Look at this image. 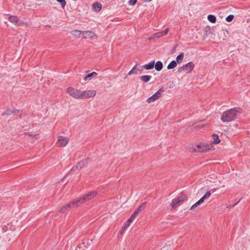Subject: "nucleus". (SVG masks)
I'll use <instances>...</instances> for the list:
<instances>
[{
  "label": "nucleus",
  "instance_id": "nucleus-8",
  "mask_svg": "<svg viewBox=\"0 0 250 250\" xmlns=\"http://www.w3.org/2000/svg\"><path fill=\"white\" fill-rule=\"evenodd\" d=\"M79 206L77 204V201L76 199L73 201L70 202L68 204L63 206L60 210V212L61 213H64L68 208H73L74 207Z\"/></svg>",
  "mask_w": 250,
  "mask_h": 250
},
{
  "label": "nucleus",
  "instance_id": "nucleus-26",
  "mask_svg": "<svg viewBox=\"0 0 250 250\" xmlns=\"http://www.w3.org/2000/svg\"><path fill=\"white\" fill-rule=\"evenodd\" d=\"M179 203H180V202L178 198L174 199L171 204L172 208H175V207H176Z\"/></svg>",
  "mask_w": 250,
  "mask_h": 250
},
{
  "label": "nucleus",
  "instance_id": "nucleus-28",
  "mask_svg": "<svg viewBox=\"0 0 250 250\" xmlns=\"http://www.w3.org/2000/svg\"><path fill=\"white\" fill-rule=\"evenodd\" d=\"M234 16L233 15H229L226 18V20L228 22H231L234 19Z\"/></svg>",
  "mask_w": 250,
  "mask_h": 250
},
{
  "label": "nucleus",
  "instance_id": "nucleus-39",
  "mask_svg": "<svg viewBox=\"0 0 250 250\" xmlns=\"http://www.w3.org/2000/svg\"><path fill=\"white\" fill-rule=\"evenodd\" d=\"M202 203H203L202 202H201L200 200H199L197 202H196L195 204V205H197V206H198Z\"/></svg>",
  "mask_w": 250,
  "mask_h": 250
},
{
  "label": "nucleus",
  "instance_id": "nucleus-18",
  "mask_svg": "<svg viewBox=\"0 0 250 250\" xmlns=\"http://www.w3.org/2000/svg\"><path fill=\"white\" fill-rule=\"evenodd\" d=\"M70 33L72 35L76 38L80 37L82 34H83V31H81L79 30H72L70 32Z\"/></svg>",
  "mask_w": 250,
  "mask_h": 250
},
{
  "label": "nucleus",
  "instance_id": "nucleus-44",
  "mask_svg": "<svg viewBox=\"0 0 250 250\" xmlns=\"http://www.w3.org/2000/svg\"><path fill=\"white\" fill-rule=\"evenodd\" d=\"M151 39H152V38H149V40H151Z\"/></svg>",
  "mask_w": 250,
  "mask_h": 250
},
{
  "label": "nucleus",
  "instance_id": "nucleus-13",
  "mask_svg": "<svg viewBox=\"0 0 250 250\" xmlns=\"http://www.w3.org/2000/svg\"><path fill=\"white\" fill-rule=\"evenodd\" d=\"M134 219L133 218H132L130 216V218L127 220L124 226L122 228L121 230H120V233L121 235L123 234L124 231L125 230V229L129 226L130 224L132 222V221Z\"/></svg>",
  "mask_w": 250,
  "mask_h": 250
},
{
  "label": "nucleus",
  "instance_id": "nucleus-9",
  "mask_svg": "<svg viewBox=\"0 0 250 250\" xmlns=\"http://www.w3.org/2000/svg\"><path fill=\"white\" fill-rule=\"evenodd\" d=\"M142 71H143V67H142V66H139V64H136L132 68V69L130 71H129L128 75H131L132 74H136V75L140 74L142 73Z\"/></svg>",
  "mask_w": 250,
  "mask_h": 250
},
{
  "label": "nucleus",
  "instance_id": "nucleus-4",
  "mask_svg": "<svg viewBox=\"0 0 250 250\" xmlns=\"http://www.w3.org/2000/svg\"><path fill=\"white\" fill-rule=\"evenodd\" d=\"M194 67V64L192 62H190L179 67L177 70V72L179 73H181L185 71H187L188 73H190L191 72Z\"/></svg>",
  "mask_w": 250,
  "mask_h": 250
},
{
  "label": "nucleus",
  "instance_id": "nucleus-36",
  "mask_svg": "<svg viewBox=\"0 0 250 250\" xmlns=\"http://www.w3.org/2000/svg\"><path fill=\"white\" fill-rule=\"evenodd\" d=\"M168 31H169V29L167 28L164 31H162L164 36L167 35L168 33Z\"/></svg>",
  "mask_w": 250,
  "mask_h": 250
},
{
  "label": "nucleus",
  "instance_id": "nucleus-3",
  "mask_svg": "<svg viewBox=\"0 0 250 250\" xmlns=\"http://www.w3.org/2000/svg\"><path fill=\"white\" fill-rule=\"evenodd\" d=\"M97 194V192L95 191H91L88 193L86 195H83L81 197H79L76 199V200L77 201V204L78 206L81 205V204L85 203V202L88 201L89 200H91L94 197H95Z\"/></svg>",
  "mask_w": 250,
  "mask_h": 250
},
{
  "label": "nucleus",
  "instance_id": "nucleus-27",
  "mask_svg": "<svg viewBox=\"0 0 250 250\" xmlns=\"http://www.w3.org/2000/svg\"><path fill=\"white\" fill-rule=\"evenodd\" d=\"M187 199L186 196L185 194L181 195L178 198V199L179 200L180 202H183Z\"/></svg>",
  "mask_w": 250,
  "mask_h": 250
},
{
  "label": "nucleus",
  "instance_id": "nucleus-11",
  "mask_svg": "<svg viewBox=\"0 0 250 250\" xmlns=\"http://www.w3.org/2000/svg\"><path fill=\"white\" fill-rule=\"evenodd\" d=\"M146 203L142 204L140 205L138 208L134 212V213L131 215V217L132 218L135 219L136 218L137 214L140 212L142 211L145 208Z\"/></svg>",
  "mask_w": 250,
  "mask_h": 250
},
{
  "label": "nucleus",
  "instance_id": "nucleus-42",
  "mask_svg": "<svg viewBox=\"0 0 250 250\" xmlns=\"http://www.w3.org/2000/svg\"><path fill=\"white\" fill-rule=\"evenodd\" d=\"M142 0L143 1H145V2H150L152 0Z\"/></svg>",
  "mask_w": 250,
  "mask_h": 250
},
{
  "label": "nucleus",
  "instance_id": "nucleus-16",
  "mask_svg": "<svg viewBox=\"0 0 250 250\" xmlns=\"http://www.w3.org/2000/svg\"><path fill=\"white\" fill-rule=\"evenodd\" d=\"M92 8L95 12H98L102 8V4L99 2H95L92 4Z\"/></svg>",
  "mask_w": 250,
  "mask_h": 250
},
{
  "label": "nucleus",
  "instance_id": "nucleus-7",
  "mask_svg": "<svg viewBox=\"0 0 250 250\" xmlns=\"http://www.w3.org/2000/svg\"><path fill=\"white\" fill-rule=\"evenodd\" d=\"M69 141V138L63 136H59L58 138L56 145L59 147H64L68 143Z\"/></svg>",
  "mask_w": 250,
  "mask_h": 250
},
{
  "label": "nucleus",
  "instance_id": "nucleus-15",
  "mask_svg": "<svg viewBox=\"0 0 250 250\" xmlns=\"http://www.w3.org/2000/svg\"><path fill=\"white\" fill-rule=\"evenodd\" d=\"M154 64L155 61L153 60L150 61L148 63L142 66V67H143V69L145 68L146 70H151L154 68Z\"/></svg>",
  "mask_w": 250,
  "mask_h": 250
},
{
  "label": "nucleus",
  "instance_id": "nucleus-20",
  "mask_svg": "<svg viewBox=\"0 0 250 250\" xmlns=\"http://www.w3.org/2000/svg\"><path fill=\"white\" fill-rule=\"evenodd\" d=\"M184 57V53H181L179 55H178L176 58V61H175L177 62V64L181 63L183 60Z\"/></svg>",
  "mask_w": 250,
  "mask_h": 250
},
{
  "label": "nucleus",
  "instance_id": "nucleus-29",
  "mask_svg": "<svg viewBox=\"0 0 250 250\" xmlns=\"http://www.w3.org/2000/svg\"><path fill=\"white\" fill-rule=\"evenodd\" d=\"M58 2H59L62 8H64L66 5V1L65 0H56Z\"/></svg>",
  "mask_w": 250,
  "mask_h": 250
},
{
  "label": "nucleus",
  "instance_id": "nucleus-23",
  "mask_svg": "<svg viewBox=\"0 0 250 250\" xmlns=\"http://www.w3.org/2000/svg\"><path fill=\"white\" fill-rule=\"evenodd\" d=\"M212 139L213 140V143L217 144L220 143V140L219 139L218 136L217 134H214L212 135Z\"/></svg>",
  "mask_w": 250,
  "mask_h": 250
},
{
  "label": "nucleus",
  "instance_id": "nucleus-22",
  "mask_svg": "<svg viewBox=\"0 0 250 250\" xmlns=\"http://www.w3.org/2000/svg\"><path fill=\"white\" fill-rule=\"evenodd\" d=\"M177 66V62L175 61H172L167 66V69L168 70L172 69L176 67Z\"/></svg>",
  "mask_w": 250,
  "mask_h": 250
},
{
  "label": "nucleus",
  "instance_id": "nucleus-2",
  "mask_svg": "<svg viewBox=\"0 0 250 250\" xmlns=\"http://www.w3.org/2000/svg\"><path fill=\"white\" fill-rule=\"evenodd\" d=\"M213 147V146L210 144L200 143L194 146L193 150L198 152H203L212 149Z\"/></svg>",
  "mask_w": 250,
  "mask_h": 250
},
{
  "label": "nucleus",
  "instance_id": "nucleus-19",
  "mask_svg": "<svg viewBox=\"0 0 250 250\" xmlns=\"http://www.w3.org/2000/svg\"><path fill=\"white\" fill-rule=\"evenodd\" d=\"M163 67V63L161 61H158L156 63H155L154 67L156 70L158 71H161Z\"/></svg>",
  "mask_w": 250,
  "mask_h": 250
},
{
  "label": "nucleus",
  "instance_id": "nucleus-6",
  "mask_svg": "<svg viewBox=\"0 0 250 250\" xmlns=\"http://www.w3.org/2000/svg\"><path fill=\"white\" fill-rule=\"evenodd\" d=\"M96 94L95 90L81 91V99H84L94 97Z\"/></svg>",
  "mask_w": 250,
  "mask_h": 250
},
{
  "label": "nucleus",
  "instance_id": "nucleus-12",
  "mask_svg": "<svg viewBox=\"0 0 250 250\" xmlns=\"http://www.w3.org/2000/svg\"><path fill=\"white\" fill-rule=\"evenodd\" d=\"M83 37L84 39L87 38H94V37H96L95 33L90 31H83Z\"/></svg>",
  "mask_w": 250,
  "mask_h": 250
},
{
  "label": "nucleus",
  "instance_id": "nucleus-41",
  "mask_svg": "<svg viewBox=\"0 0 250 250\" xmlns=\"http://www.w3.org/2000/svg\"><path fill=\"white\" fill-rule=\"evenodd\" d=\"M88 79H89V78H87V75L86 76H85V77L84 78L83 80H84V81H87Z\"/></svg>",
  "mask_w": 250,
  "mask_h": 250
},
{
  "label": "nucleus",
  "instance_id": "nucleus-17",
  "mask_svg": "<svg viewBox=\"0 0 250 250\" xmlns=\"http://www.w3.org/2000/svg\"><path fill=\"white\" fill-rule=\"evenodd\" d=\"M163 91H164L163 88H160L155 94H154L152 95L153 97L154 98V99L156 101L160 98L161 94Z\"/></svg>",
  "mask_w": 250,
  "mask_h": 250
},
{
  "label": "nucleus",
  "instance_id": "nucleus-35",
  "mask_svg": "<svg viewBox=\"0 0 250 250\" xmlns=\"http://www.w3.org/2000/svg\"><path fill=\"white\" fill-rule=\"evenodd\" d=\"M211 195V192L210 191H208L205 194V197L207 199Z\"/></svg>",
  "mask_w": 250,
  "mask_h": 250
},
{
  "label": "nucleus",
  "instance_id": "nucleus-21",
  "mask_svg": "<svg viewBox=\"0 0 250 250\" xmlns=\"http://www.w3.org/2000/svg\"><path fill=\"white\" fill-rule=\"evenodd\" d=\"M151 78V76L149 75H144L140 77V79L144 83L148 82Z\"/></svg>",
  "mask_w": 250,
  "mask_h": 250
},
{
  "label": "nucleus",
  "instance_id": "nucleus-33",
  "mask_svg": "<svg viewBox=\"0 0 250 250\" xmlns=\"http://www.w3.org/2000/svg\"><path fill=\"white\" fill-rule=\"evenodd\" d=\"M97 73L95 72H93L87 75V78H91L92 76H96Z\"/></svg>",
  "mask_w": 250,
  "mask_h": 250
},
{
  "label": "nucleus",
  "instance_id": "nucleus-43",
  "mask_svg": "<svg viewBox=\"0 0 250 250\" xmlns=\"http://www.w3.org/2000/svg\"><path fill=\"white\" fill-rule=\"evenodd\" d=\"M241 199H240L239 201H238V202L235 204L234 205H233V207H234L235 205H236L238 203H239Z\"/></svg>",
  "mask_w": 250,
  "mask_h": 250
},
{
  "label": "nucleus",
  "instance_id": "nucleus-1",
  "mask_svg": "<svg viewBox=\"0 0 250 250\" xmlns=\"http://www.w3.org/2000/svg\"><path fill=\"white\" fill-rule=\"evenodd\" d=\"M242 112L240 107H234L223 112L221 120L223 122H230L234 121L238 115Z\"/></svg>",
  "mask_w": 250,
  "mask_h": 250
},
{
  "label": "nucleus",
  "instance_id": "nucleus-38",
  "mask_svg": "<svg viewBox=\"0 0 250 250\" xmlns=\"http://www.w3.org/2000/svg\"><path fill=\"white\" fill-rule=\"evenodd\" d=\"M207 198L205 197V196L204 195L203 197H202L201 198V199H200V201L202 202V203H203L205 201V199H206Z\"/></svg>",
  "mask_w": 250,
  "mask_h": 250
},
{
  "label": "nucleus",
  "instance_id": "nucleus-14",
  "mask_svg": "<svg viewBox=\"0 0 250 250\" xmlns=\"http://www.w3.org/2000/svg\"><path fill=\"white\" fill-rule=\"evenodd\" d=\"M9 21L12 23L19 25L20 24L19 20L16 16H11L8 18Z\"/></svg>",
  "mask_w": 250,
  "mask_h": 250
},
{
  "label": "nucleus",
  "instance_id": "nucleus-37",
  "mask_svg": "<svg viewBox=\"0 0 250 250\" xmlns=\"http://www.w3.org/2000/svg\"><path fill=\"white\" fill-rule=\"evenodd\" d=\"M197 206L196 205H195V204H193L191 207V208H190V209L191 210H194V209L196 208Z\"/></svg>",
  "mask_w": 250,
  "mask_h": 250
},
{
  "label": "nucleus",
  "instance_id": "nucleus-30",
  "mask_svg": "<svg viewBox=\"0 0 250 250\" xmlns=\"http://www.w3.org/2000/svg\"><path fill=\"white\" fill-rule=\"evenodd\" d=\"M137 1V0H129L128 3L130 6H133L136 3Z\"/></svg>",
  "mask_w": 250,
  "mask_h": 250
},
{
  "label": "nucleus",
  "instance_id": "nucleus-32",
  "mask_svg": "<svg viewBox=\"0 0 250 250\" xmlns=\"http://www.w3.org/2000/svg\"><path fill=\"white\" fill-rule=\"evenodd\" d=\"M163 36L164 35L162 32H158L154 34V37L157 38H160Z\"/></svg>",
  "mask_w": 250,
  "mask_h": 250
},
{
  "label": "nucleus",
  "instance_id": "nucleus-10",
  "mask_svg": "<svg viewBox=\"0 0 250 250\" xmlns=\"http://www.w3.org/2000/svg\"><path fill=\"white\" fill-rule=\"evenodd\" d=\"M89 161L88 159L83 160L80 162L75 167H73L71 170V172L74 171L76 169H81L83 168L87 163Z\"/></svg>",
  "mask_w": 250,
  "mask_h": 250
},
{
  "label": "nucleus",
  "instance_id": "nucleus-34",
  "mask_svg": "<svg viewBox=\"0 0 250 250\" xmlns=\"http://www.w3.org/2000/svg\"><path fill=\"white\" fill-rule=\"evenodd\" d=\"M203 122L201 121V122L200 123H196L195 124V125H194V127H203V124H202V122Z\"/></svg>",
  "mask_w": 250,
  "mask_h": 250
},
{
  "label": "nucleus",
  "instance_id": "nucleus-24",
  "mask_svg": "<svg viewBox=\"0 0 250 250\" xmlns=\"http://www.w3.org/2000/svg\"><path fill=\"white\" fill-rule=\"evenodd\" d=\"M208 20L211 23H215L216 21V18L213 15H209L208 16Z\"/></svg>",
  "mask_w": 250,
  "mask_h": 250
},
{
  "label": "nucleus",
  "instance_id": "nucleus-5",
  "mask_svg": "<svg viewBox=\"0 0 250 250\" xmlns=\"http://www.w3.org/2000/svg\"><path fill=\"white\" fill-rule=\"evenodd\" d=\"M67 93L75 99H81V91L72 87L67 89Z\"/></svg>",
  "mask_w": 250,
  "mask_h": 250
},
{
  "label": "nucleus",
  "instance_id": "nucleus-40",
  "mask_svg": "<svg viewBox=\"0 0 250 250\" xmlns=\"http://www.w3.org/2000/svg\"><path fill=\"white\" fill-rule=\"evenodd\" d=\"M12 111H13V113L16 114L17 113H18L19 111L18 109H15L14 110H12Z\"/></svg>",
  "mask_w": 250,
  "mask_h": 250
},
{
  "label": "nucleus",
  "instance_id": "nucleus-25",
  "mask_svg": "<svg viewBox=\"0 0 250 250\" xmlns=\"http://www.w3.org/2000/svg\"><path fill=\"white\" fill-rule=\"evenodd\" d=\"M13 111H12V110H11L10 109H7L2 113V116L9 115L13 114Z\"/></svg>",
  "mask_w": 250,
  "mask_h": 250
},
{
  "label": "nucleus",
  "instance_id": "nucleus-31",
  "mask_svg": "<svg viewBox=\"0 0 250 250\" xmlns=\"http://www.w3.org/2000/svg\"><path fill=\"white\" fill-rule=\"evenodd\" d=\"M156 100L154 99V98L152 96H151V97H149L147 100H146V102L148 103H152V102H154V101H155Z\"/></svg>",
  "mask_w": 250,
  "mask_h": 250
}]
</instances>
